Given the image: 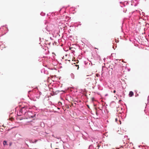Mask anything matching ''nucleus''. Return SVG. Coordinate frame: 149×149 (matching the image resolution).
Here are the masks:
<instances>
[{
  "instance_id": "obj_1",
  "label": "nucleus",
  "mask_w": 149,
  "mask_h": 149,
  "mask_svg": "<svg viewBox=\"0 0 149 149\" xmlns=\"http://www.w3.org/2000/svg\"><path fill=\"white\" fill-rule=\"evenodd\" d=\"M24 115L26 116H28V117H26V118L27 119L28 118H34V117L36 116V114H34L33 115L32 112L30 111H28L27 112L25 111V114H24Z\"/></svg>"
},
{
  "instance_id": "obj_2",
  "label": "nucleus",
  "mask_w": 149,
  "mask_h": 149,
  "mask_svg": "<svg viewBox=\"0 0 149 149\" xmlns=\"http://www.w3.org/2000/svg\"><path fill=\"white\" fill-rule=\"evenodd\" d=\"M47 21H45V25H46V24H47ZM42 31L43 32L48 33V32H49L50 31V30L48 28V26L47 25L46 26H45V28L42 29Z\"/></svg>"
},
{
  "instance_id": "obj_3",
  "label": "nucleus",
  "mask_w": 149,
  "mask_h": 149,
  "mask_svg": "<svg viewBox=\"0 0 149 149\" xmlns=\"http://www.w3.org/2000/svg\"><path fill=\"white\" fill-rule=\"evenodd\" d=\"M26 107H24L22 108L19 111V113L20 115L19 116H20L21 114H25V111L26 112H27L28 111H27V110H26Z\"/></svg>"
},
{
  "instance_id": "obj_4",
  "label": "nucleus",
  "mask_w": 149,
  "mask_h": 149,
  "mask_svg": "<svg viewBox=\"0 0 149 149\" xmlns=\"http://www.w3.org/2000/svg\"><path fill=\"white\" fill-rule=\"evenodd\" d=\"M134 95L133 92L132 91H130L129 92V95L130 97H132Z\"/></svg>"
},
{
  "instance_id": "obj_5",
  "label": "nucleus",
  "mask_w": 149,
  "mask_h": 149,
  "mask_svg": "<svg viewBox=\"0 0 149 149\" xmlns=\"http://www.w3.org/2000/svg\"><path fill=\"white\" fill-rule=\"evenodd\" d=\"M3 145L4 146H5L6 145H8V144L7 143V142L6 141H5V140L4 141H3Z\"/></svg>"
},
{
  "instance_id": "obj_6",
  "label": "nucleus",
  "mask_w": 149,
  "mask_h": 149,
  "mask_svg": "<svg viewBox=\"0 0 149 149\" xmlns=\"http://www.w3.org/2000/svg\"><path fill=\"white\" fill-rule=\"evenodd\" d=\"M70 76H71V77L72 78V79H74V74H73L72 73H71L70 74Z\"/></svg>"
},
{
  "instance_id": "obj_7",
  "label": "nucleus",
  "mask_w": 149,
  "mask_h": 149,
  "mask_svg": "<svg viewBox=\"0 0 149 149\" xmlns=\"http://www.w3.org/2000/svg\"><path fill=\"white\" fill-rule=\"evenodd\" d=\"M88 149H95L92 145H91L89 146Z\"/></svg>"
},
{
  "instance_id": "obj_8",
  "label": "nucleus",
  "mask_w": 149,
  "mask_h": 149,
  "mask_svg": "<svg viewBox=\"0 0 149 149\" xmlns=\"http://www.w3.org/2000/svg\"><path fill=\"white\" fill-rule=\"evenodd\" d=\"M55 138H56V139H60V142L61 141H62L63 142H63V141L61 139V137H56Z\"/></svg>"
},
{
  "instance_id": "obj_9",
  "label": "nucleus",
  "mask_w": 149,
  "mask_h": 149,
  "mask_svg": "<svg viewBox=\"0 0 149 149\" xmlns=\"http://www.w3.org/2000/svg\"><path fill=\"white\" fill-rule=\"evenodd\" d=\"M45 15V13L42 12L40 13V15L42 16H44Z\"/></svg>"
},
{
  "instance_id": "obj_10",
  "label": "nucleus",
  "mask_w": 149,
  "mask_h": 149,
  "mask_svg": "<svg viewBox=\"0 0 149 149\" xmlns=\"http://www.w3.org/2000/svg\"><path fill=\"white\" fill-rule=\"evenodd\" d=\"M38 141V140H35L34 141H33L32 142V143H36Z\"/></svg>"
},
{
  "instance_id": "obj_11",
  "label": "nucleus",
  "mask_w": 149,
  "mask_h": 149,
  "mask_svg": "<svg viewBox=\"0 0 149 149\" xmlns=\"http://www.w3.org/2000/svg\"><path fill=\"white\" fill-rule=\"evenodd\" d=\"M58 104H59V105H61L62 104V103L61 102H58Z\"/></svg>"
},
{
  "instance_id": "obj_12",
  "label": "nucleus",
  "mask_w": 149,
  "mask_h": 149,
  "mask_svg": "<svg viewBox=\"0 0 149 149\" xmlns=\"http://www.w3.org/2000/svg\"><path fill=\"white\" fill-rule=\"evenodd\" d=\"M75 66H76V67H77V69L78 70L79 68V65H75Z\"/></svg>"
},
{
  "instance_id": "obj_13",
  "label": "nucleus",
  "mask_w": 149,
  "mask_h": 149,
  "mask_svg": "<svg viewBox=\"0 0 149 149\" xmlns=\"http://www.w3.org/2000/svg\"><path fill=\"white\" fill-rule=\"evenodd\" d=\"M52 136L53 137H54V138H55V137H56L54 136V135H53H53H52Z\"/></svg>"
},
{
  "instance_id": "obj_14",
  "label": "nucleus",
  "mask_w": 149,
  "mask_h": 149,
  "mask_svg": "<svg viewBox=\"0 0 149 149\" xmlns=\"http://www.w3.org/2000/svg\"><path fill=\"white\" fill-rule=\"evenodd\" d=\"M116 91L115 90L113 91V93H116Z\"/></svg>"
},
{
  "instance_id": "obj_15",
  "label": "nucleus",
  "mask_w": 149,
  "mask_h": 149,
  "mask_svg": "<svg viewBox=\"0 0 149 149\" xmlns=\"http://www.w3.org/2000/svg\"><path fill=\"white\" fill-rule=\"evenodd\" d=\"M54 113H57V111H54Z\"/></svg>"
},
{
  "instance_id": "obj_16",
  "label": "nucleus",
  "mask_w": 149,
  "mask_h": 149,
  "mask_svg": "<svg viewBox=\"0 0 149 149\" xmlns=\"http://www.w3.org/2000/svg\"><path fill=\"white\" fill-rule=\"evenodd\" d=\"M139 96V94H137L135 96L136 97H137V96Z\"/></svg>"
},
{
  "instance_id": "obj_17",
  "label": "nucleus",
  "mask_w": 149,
  "mask_h": 149,
  "mask_svg": "<svg viewBox=\"0 0 149 149\" xmlns=\"http://www.w3.org/2000/svg\"><path fill=\"white\" fill-rule=\"evenodd\" d=\"M57 109H60V108L59 107H58L57 108Z\"/></svg>"
},
{
  "instance_id": "obj_18",
  "label": "nucleus",
  "mask_w": 149,
  "mask_h": 149,
  "mask_svg": "<svg viewBox=\"0 0 149 149\" xmlns=\"http://www.w3.org/2000/svg\"><path fill=\"white\" fill-rule=\"evenodd\" d=\"M117 118H116V121H117Z\"/></svg>"
},
{
  "instance_id": "obj_19",
  "label": "nucleus",
  "mask_w": 149,
  "mask_h": 149,
  "mask_svg": "<svg viewBox=\"0 0 149 149\" xmlns=\"http://www.w3.org/2000/svg\"><path fill=\"white\" fill-rule=\"evenodd\" d=\"M122 3V2H121V1H120V3Z\"/></svg>"
},
{
  "instance_id": "obj_20",
  "label": "nucleus",
  "mask_w": 149,
  "mask_h": 149,
  "mask_svg": "<svg viewBox=\"0 0 149 149\" xmlns=\"http://www.w3.org/2000/svg\"><path fill=\"white\" fill-rule=\"evenodd\" d=\"M127 137V136H124V137H125H125Z\"/></svg>"
},
{
  "instance_id": "obj_21",
  "label": "nucleus",
  "mask_w": 149,
  "mask_h": 149,
  "mask_svg": "<svg viewBox=\"0 0 149 149\" xmlns=\"http://www.w3.org/2000/svg\"><path fill=\"white\" fill-rule=\"evenodd\" d=\"M31 91H29V92H31Z\"/></svg>"
},
{
  "instance_id": "obj_22",
  "label": "nucleus",
  "mask_w": 149,
  "mask_h": 149,
  "mask_svg": "<svg viewBox=\"0 0 149 149\" xmlns=\"http://www.w3.org/2000/svg\"><path fill=\"white\" fill-rule=\"evenodd\" d=\"M121 7H123V6H121Z\"/></svg>"
},
{
  "instance_id": "obj_23",
  "label": "nucleus",
  "mask_w": 149,
  "mask_h": 149,
  "mask_svg": "<svg viewBox=\"0 0 149 149\" xmlns=\"http://www.w3.org/2000/svg\"><path fill=\"white\" fill-rule=\"evenodd\" d=\"M87 106L88 107H89V106L88 105H87Z\"/></svg>"
},
{
  "instance_id": "obj_24",
  "label": "nucleus",
  "mask_w": 149,
  "mask_h": 149,
  "mask_svg": "<svg viewBox=\"0 0 149 149\" xmlns=\"http://www.w3.org/2000/svg\"><path fill=\"white\" fill-rule=\"evenodd\" d=\"M96 114L97 115V112H96Z\"/></svg>"
},
{
  "instance_id": "obj_25",
  "label": "nucleus",
  "mask_w": 149,
  "mask_h": 149,
  "mask_svg": "<svg viewBox=\"0 0 149 149\" xmlns=\"http://www.w3.org/2000/svg\"><path fill=\"white\" fill-rule=\"evenodd\" d=\"M10 146H11V143H10Z\"/></svg>"
},
{
  "instance_id": "obj_26",
  "label": "nucleus",
  "mask_w": 149,
  "mask_h": 149,
  "mask_svg": "<svg viewBox=\"0 0 149 149\" xmlns=\"http://www.w3.org/2000/svg\"><path fill=\"white\" fill-rule=\"evenodd\" d=\"M98 75H97V77H98Z\"/></svg>"
},
{
  "instance_id": "obj_27",
  "label": "nucleus",
  "mask_w": 149,
  "mask_h": 149,
  "mask_svg": "<svg viewBox=\"0 0 149 149\" xmlns=\"http://www.w3.org/2000/svg\"><path fill=\"white\" fill-rule=\"evenodd\" d=\"M124 6H125V5H123Z\"/></svg>"
},
{
  "instance_id": "obj_28",
  "label": "nucleus",
  "mask_w": 149,
  "mask_h": 149,
  "mask_svg": "<svg viewBox=\"0 0 149 149\" xmlns=\"http://www.w3.org/2000/svg\"><path fill=\"white\" fill-rule=\"evenodd\" d=\"M58 149V148H56V149Z\"/></svg>"
}]
</instances>
